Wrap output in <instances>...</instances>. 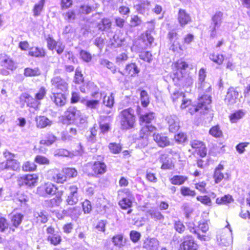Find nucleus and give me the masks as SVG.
<instances>
[{"label": "nucleus", "mask_w": 250, "mask_h": 250, "mask_svg": "<svg viewBox=\"0 0 250 250\" xmlns=\"http://www.w3.org/2000/svg\"><path fill=\"white\" fill-rule=\"evenodd\" d=\"M121 128L123 130H128L134 127L135 116L134 110L129 108L121 111L120 113Z\"/></svg>", "instance_id": "1"}, {"label": "nucleus", "mask_w": 250, "mask_h": 250, "mask_svg": "<svg viewBox=\"0 0 250 250\" xmlns=\"http://www.w3.org/2000/svg\"><path fill=\"white\" fill-rule=\"evenodd\" d=\"M211 97L208 94H203L199 96L196 106H192L189 109V112L193 114L199 111L200 113L205 114L209 107L211 103Z\"/></svg>", "instance_id": "2"}, {"label": "nucleus", "mask_w": 250, "mask_h": 250, "mask_svg": "<svg viewBox=\"0 0 250 250\" xmlns=\"http://www.w3.org/2000/svg\"><path fill=\"white\" fill-rule=\"evenodd\" d=\"M216 240L220 245L229 246L232 244V230L229 224L225 228L218 232Z\"/></svg>", "instance_id": "3"}, {"label": "nucleus", "mask_w": 250, "mask_h": 250, "mask_svg": "<svg viewBox=\"0 0 250 250\" xmlns=\"http://www.w3.org/2000/svg\"><path fill=\"white\" fill-rule=\"evenodd\" d=\"M64 116L68 120L74 122L77 124H83L86 121V117L74 107H69L65 112Z\"/></svg>", "instance_id": "4"}, {"label": "nucleus", "mask_w": 250, "mask_h": 250, "mask_svg": "<svg viewBox=\"0 0 250 250\" xmlns=\"http://www.w3.org/2000/svg\"><path fill=\"white\" fill-rule=\"evenodd\" d=\"M223 13L221 12H217L211 18V23L210 26V36L214 38L223 22Z\"/></svg>", "instance_id": "5"}, {"label": "nucleus", "mask_w": 250, "mask_h": 250, "mask_svg": "<svg viewBox=\"0 0 250 250\" xmlns=\"http://www.w3.org/2000/svg\"><path fill=\"white\" fill-rule=\"evenodd\" d=\"M206 77V70L202 68L199 70L198 74V81L196 84V87L198 88L200 92V94L202 92H208L210 89V85L205 81Z\"/></svg>", "instance_id": "6"}, {"label": "nucleus", "mask_w": 250, "mask_h": 250, "mask_svg": "<svg viewBox=\"0 0 250 250\" xmlns=\"http://www.w3.org/2000/svg\"><path fill=\"white\" fill-rule=\"evenodd\" d=\"M188 64L182 60L178 61L175 64V67L177 69L176 72L173 73L172 79L174 82L177 84H183L184 76L182 72V70H185L188 68Z\"/></svg>", "instance_id": "7"}, {"label": "nucleus", "mask_w": 250, "mask_h": 250, "mask_svg": "<svg viewBox=\"0 0 250 250\" xmlns=\"http://www.w3.org/2000/svg\"><path fill=\"white\" fill-rule=\"evenodd\" d=\"M38 181V176L35 174L24 175L18 177L17 182L20 186L35 187Z\"/></svg>", "instance_id": "8"}, {"label": "nucleus", "mask_w": 250, "mask_h": 250, "mask_svg": "<svg viewBox=\"0 0 250 250\" xmlns=\"http://www.w3.org/2000/svg\"><path fill=\"white\" fill-rule=\"evenodd\" d=\"M47 178L52 181L58 184H62L66 181V176L63 173L57 168L52 169L47 172Z\"/></svg>", "instance_id": "9"}, {"label": "nucleus", "mask_w": 250, "mask_h": 250, "mask_svg": "<svg viewBox=\"0 0 250 250\" xmlns=\"http://www.w3.org/2000/svg\"><path fill=\"white\" fill-rule=\"evenodd\" d=\"M155 130V127L151 125H147L142 127L140 132V146L145 147L148 144V138Z\"/></svg>", "instance_id": "10"}, {"label": "nucleus", "mask_w": 250, "mask_h": 250, "mask_svg": "<svg viewBox=\"0 0 250 250\" xmlns=\"http://www.w3.org/2000/svg\"><path fill=\"white\" fill-rule=\"evenodd\" d=\"M57 188L51 183H46L37 188V193L40 196L46 197L48 195L55 194Z\"/></svg>", "instance_id": "11"}, {"label": "nucleus", "mask_w": 250, "mask_h": 250, "mask_svg": "<svg viewBox=\"0 0 250 250\" xmlns=\"http://www.w3.org/2000/svg\"><path fill=\"white\" fill-rule=\"evenodd\" d=\"M67 193L66 201L68 205H73L77 203L79 201L78 188L76 186H69L65 188Z\"/></svg>", "instance_id": "12"}, {"label": "nucleus", "mask_w": 250, "mask_h": 250, "mask_svg": "<svg viewBox=\"0 0 250 250\" xmlns=\"http://www.w3.org/2000/svg\"><path fill=\"white\" fill-rule=\"evenodd\" d=\"M3 155L8 161V169H11L15 171H19L21 169L20 163L14 159L15 155L11 152L5 151L3 152Z\"/></svg>", "instance_id": "13"}, {"label": "nucleus", "mask_w": 250, "mask_h": 250, "mask_svg": "<svg viewBox=\"0 0 250 250\" xmlns=\"http://www.w3.org/2000/svg\"><path fill=\"white\" fill-rule=\"evenodd\" d=\"M165 120L168 126L170 132H176L180 128V120L176 115H167L166 117Z\"/></svg>", "instance_id": "14"}, {"label": "nucleus", "mask_w": 250, "mask_h": 250, "mask_svg": "<svg viewBox=\"0 0 250 250\" xmlns=\"http://www.w3.org/2000/svg\"><path fill=\"white\" fill-rule=\"evenodd\" d=\"M171 98L173 102L176 104L181 102V108L182 109L185 108L191 104L190 100L185 98L184 94L183 92L179 91L174 92L171 95Z\"/></svg>", "instance_id": "15"}, {"label": "nucleus", "mask_w": 250, "mask_h": 250, "mask_svg": "<svg viewBox=\"0 0 250 250\" xmlns=\"http://www.w3.org/2000/svg\"><path fill=\"white\" fill-rule=\"evenodd\" d=\"M190 145L192 148L195 150V152L201 157H204L206 155L207 148L203 142L196 140H192L190 142Z\"/></svg>", "instance_id": "16"}, {"label": "nucleus", "mask_w": 250, "mask_h": 250, "mask_svg": "<svg viewBox=\"0 0 250 250\" xmlns=\"http://www.w3.org/2000/svg\"><path fill=\"white\" fill-rule=\"evenodd\" d=\"M51 83L55 88L61 91L65 92L68 89V83L60 77L57 76L53 78L51 80Z\"/></svg>", "instance_id": "17"}, {"label": "nucleus", "mask_w": 250, "mask_h": 250, "mask_svg": "<svg viewBox=\"0 0 250 250\" xmlns=\"http://www.w3.org/2000/svg\"><path fill=\"white\" fill-rule=\"evenodd\" d=\"M0 64L11 70H15L17 68L16 63L9 56L5 54H0Z\"/></svg>", "instance_id": "18"}, {"label": "nucleus", "mask_w": 250, "mask_h": 250, "mask_svg": "<svg viewBox=\"0 0 250 250\" xmlns=\"http://www.w3.org/2000/svg\"><path fill=\"white\" fill-rule=\"evenodd\" d=\"M142 247L146 250H158L159 242L155 238L147 237L144 240Z\"/></svg>", "instance_id": "19"}, {"label": "nucleus", "mask_w": 250, "mask_h": 250, "mask_svg": "<svg viewBox=\"0 0 250 250\" xmlns=\"http://www.w3.org/2000/svg\"><path fill=\"white\" fill-rule=\"evenodd\" d=\"M239 93L234 88L230 87L228 89L225 102L228 105H233L236 103L238 100Z\"/></svg>", "instance_id": "20"}, {"label": "nucleus", "mask_w": 250, "mask_h": 250, "mask_svg": "<svg viewBox=\"0 0 250 250\" xmlns=\"http://www.w3.org/2000/svg\"><path fill=\"white\" fill-rule=\"evenodd\" d=\"M168 38L172 45L170 46V49L174 52L178 51L179 50L183 51L184 49L182 46L180 45L179 43L176 41L178 39V34L174 30L170 31L168 34Z\"/></svg>", "instance_id": "21"}, {"label": "nucleus", "mask_w": 250, "mask_h": 250, "mask_svg": "<svg viewBox=\"0 0 250 250\" xmlns=\"http://www.w3.org/2000/svg\"><path fill=\"white\" fill-rule=\"evenodd\" d=\"M197 245L194 242L191 236H188L184 238L179 250H197Z\"/></svg>", "instance_id": "22"}, {"label": "nucleus", "mask_w": 250, "mask_h": 250, "mask_svg": "<svg viewBox=\"0 0 250 250\" xmlns=\"http://www.w3.org/2000/svg\"><path fill=\"white\" fill-rule=\"evenodd\" d=\"M102 95L101 93H99L98 92L92 93L91 96L95 99L86 101L85 104L86 106L91 109L97 108L99 105Z\"/></svg>", "instance_id": "23"}, {"label": "nucleus", "mask_w": 250, "mask_h": 250, "mask_svg": "<svg viewBox=\"0 0 250 250\" xmlns=\"http://www.w3.org/2000/svg\"><path fill=\"white\" fill-rule=\"evenodd\" d=\"M178 21L181 26H184L189 23L191 21L190 15L184 9H180L178 13Z\"/></svg>", "instance_id": "24"}, {"label": "nucleus", "mask_w": 250, "mask_h": 250, "mask_svg": "<svg viewBox=\"0 0 250 250\" xmlns=\"http://www.w3.org/2000/svg\"><path fill=\"white\" fill-rule=\"evenodd\" d=\"M137 11L141 14H147L151 8V2L148 0H142L135 6Z\"/></svg>", "instance_id": "25"}, {"label": "nucleus", "mask_w": 250, "mask_h": 250, "mask_svg": "<svg viewBox=\"0 0 250 250\" xmlns=\"http://www.w3.org/2000/svg\"><path fill=\"white\" fill-rule=\"evenodd\" d=\"M50 98L56 105L60 106H63L66 102L65 96L61 93H53Z\"/></svg>", "instance_id": "26"}, {"label": "nucleus", "mask_w": 250, "mask_h": 250, "mask_svg": "<svg viewBox=\"0 0 250 250\" xmlns=\"http://www.w3.org/2000/svg\"><path fill=\"white\" fill-rule=\"evenodd\" d=\"M160 162L162 164L161 168L163 169H172L174 165L170 159L168 158L167 155L162 154L160 157Z\"/></svg>", "instance_id": "27"}, {"label": "nucleus", "mask_w": 250, "mask_h": 250, "mask_svg": "<svg viewBox=\"0 0 250 250\" xmlns=\"http://www.w3.org/2000/svg\"><path fill=\"white\" fill-rule=\"evenodd\" d=\"M140 72L136 64L134 63L128 64L126 65L123 75L135 77Z\"/></svg>", "instance_id": "28"}, {"label": "nucleus", "mask_w": 250, "mask_h": 250, "mask_svg": "<svg viewBox=\"0 0 250 250\" xmlns=\"http://www.w3.org/2000/svg\"><path fill=\"white\" fill-rule=\"evenodd\" d=\"M153 139L160 147H165L169 145V141L167 137L162 134H154Z\"/></svg>", "instance_id": "29"}, {"label": "nucleus", "mask_w": 250, "mask_h": 250, "mask_svg": "<svg viewBox=\"0 0 250 250\" xmlns=\"http://www.w3.org/2000/svg\"><path fill=\"white\" fill-rule=\"evenodd\" d=\"M224 166L221 164H219L215 168L213 178L216 184L219 183L224 178H226L224 174L222 172Z\"/></svg>", "instance_id": "30"}, {"label": "nucleus", "mask_w": 250, "mask_h": 250, "mask_svg": "<svg viewBox=\"0 0 250 250\" xmlns=\"http://www.w3.org/2000/svg\"><path fill=\"white\" fill-rule=\"evenodd\" d=\"M37 126L38 128H43L47 126H50L52 124V122L45 116H38L36 118Z\"/></svg>", "instance_id": "31"}, {"label": "nucleus", "mask_w": 250, "mask_h": 250, "mask_svg": "<svg viewBox=\"0 0 250 250\" xmlns=\"http://www.w3.org/2000/svg\"><path fill=\"white\" fill-rule=\"evenodd\" d=\"M63 213L67 216H70L73 219H76L80 215V208L79 207L70 208L63 210Z\"/></svg>", "instance_id": "32"}, {"label": "nucleus", "mask_w": 250, "mask_h": 250, "mask_svg": "<svg viewBox=\"0 0 250 250\" xmlns=\"http://www.w3.org/2000/svg\"><path fill=\"white\" fill-rule=\"evenodd\" d=\"M92 169L95 174H103L106 171V166L104 163L97 161L93 165Z\"/></svg>", "instance_id": "33"}, {"label": "nucleus", "mask_w": 250, "mask_h": 250, "mask_svg": "<svg viewBox=\"0 0 250 250\" xmlns=\"http://www.w3.org/2000/svg\"><path fill=\"white\" fill-rule=\"evenodd\" d=\"M45 1V0H40L35 4L33 9V16L34 17H38L41 15L43 9Z\"/></svg>", "instance_id": "34"}, {"label": "nucleus", "mask_w": 250, "mask_h": 250, "mask_svg": "<svg viewBox=\"0 0 250 250\" xmlns=\"http://www.w3.org/2000/svg\"><path fill=\"white\" fill-rule=\"evenodd\" d=\"M34 220L38 223H45L47 221V217L43 211H36L34 213Z\"/></svg>", "instance_id": "35"}, {"label": "nucleus", "mask_w": 250, "mask_h": 250, "mask_svg": "<svg viewBox=\"0 0 250 250\" xmlns=\"http://www.w3.org/2000/svg\"><path fill=\"white\" fill-rule=\"evenodd\" d=\"M28 54L32 57H42L45 55V52L42 49L33 47L29 49Z\"/></svg>", "instance_id": "36"}, {"label": "nucleus", "mask_w": 250, "mask_h": 250, "mask_svg": "<svg viewBox=\"0 0 250 250\" xmlns=\"http://www.w3.org/2000/svg\"><path fill=\"white\" fill-rule=\"evenodd\" d=\"M194 225L192 223H188V227L189 231L191 232L197 234V238L202 241H208L209 239V237L208 235H201L199 233H198L194 228Z\"/></svg>", "instance_id": "37"}, {"label": "nucleus", "mask_w": 250, "mask_h": 250, "mask_svg": "<svg viewBox=\"0 0 250 250\" xmlns=\"http://www.w3.org/2000/svg\"><path fill=\"white\" fill-rule=\"evenodd\" d=\"M188 180V177L183 175H175L170 179V183L175 185H181Z\"/></svg>", "instance_id": "38"}, {"label": "nucleus", "mask_w": 250, "mask_h": 250, "mask_svg": "<svg viewBox=\"0 0 250 250\" xmlns=\"http://www.w3.org/2000/svg\"><path fill=\"white\" fill-rule=\"evenodd\" d=\"M147 213L151 218L156 221H163L164 219V216L161 213L155 209H150L147 211Z\"/></svg>", "instance_id": "39"}, {"label": "nucleus", "mask_w": 250, "mask_h": 250, "mask_svg": "<svg viewBox=\"0 0 250 250\" xmlns=\"http://www.w3.org/2000/svg\"><path fill=\"white\" fill-rule=\"evenodd\" d=\"M209 134L215 138H220L223 136V132L219 125L212 126L209 130Z\"/></svg>", "instance_id": "40"}, {"label": "nucleus", "mask_w": 250, "mask_h": 250, "mask_svg": "<svg viewBox=\"0 0 250 250\" xmlns=\"http://www.w3.org/2000/svg\"><path fill=\"white\" fill-rule=\"evenodd\" d=\"M154 113L152 112L146 113L140 116V122L142 123H149L154 118Z\"/></svg>", "instance_id": "41"}, {"label": "nucleus", "mask_w": 250, "mask_h": 250, "mask_svg": "<svg viewBox=\"0 0 250 250\" xmlns=\"http://www.w3.org/2000/svg\"><path fill=\"white\" fill-rule=\"evenodd\" d=\"M24 74L26 77L37 76L41 74V71L37 67L34 68L28 67L24 69Z\"/></svg>", "instance_id": "42"}, {"label": "nucleus", "mask_w": 250, "mask_h": 250, "mask_svg": "<svg viewBox=\"0 0 250 250\" xmlns=\"http://www.w3.org/2000/svg\"><path fill=\"white\" fill-rule=\"evenodd\" d=\"M26 100L25 102L28 106L32 107L34 109L38 108L40 104V102L38 101L36 98L34 99L33 97L28 96L26 97Z\"/></svg>", "instance_id": "43"}, {"label": "nucleus", "mask_w": 250, "mask_h": 250, "mask_svg": "<svg viewBox=\"0 0 250 250\" xmlns=\"http://www.w3.org/2000/svg\"><path fill=\"white\" fill-rule=\"evenodd\" d=\"M233 201L232 196L229 194L226 195L222 197L217 198L216 203L218 205H226L232 202Z\"/></svg>", "instance_id": "44"}, {"label": "nucleus", "mask_w": 250, "mask_h": 250, "mask_svg": "<svg viewBox=\"0 0 250 250\" xmlns=\"http://www.w3.org/2000/svg\"><path fill=\"white\" fill-rule=\"evenodd\" d=\"M209 58L215 63L221 65L224 60V57L223 55L216 54L214 53L210 54Z\"/></svg>", "instance_id": "45"}, {"label": "nucleus", "mask_w": 250, "mask_h": 250, "mask_svg": "<svg viewBox=\"0 0 250 250\" xmlns=\"http://www.w3.org/2000/svg\"><path fill=\"white\" fill-rule=\"evenodd\" d=\"M23 216L21 213L14 214L11 219V222L13 226L17 228L21 223Z\"/></svg>", "instance_id": "46"}, {"label": "nucleus", "mask_w": 250, "mask_h": 250, "mask_svg": "<svg viewBox=\"0 0 250 250\" xmlns=\"http://www.w3.org/2000/svg\"><path fill=\"white\" fill-rule=\"evenodd\" d=\"M57 140V138L52 134H47L46 139H42L40 141V144L42 145H45L46 146H50L53 144Z\"/></svg>", "instance_id": "47"}, {"label": "nucleus", "mask_w": 250, "mask_h": 250, "mask_svg": "<svg viewBox=\"0 0 250 250\" xmlns=\"http://www.w3.org/2000/svg\"><path fill=\"white\" fill-rule=\"evenodd\" d=\"M47 240L52 245L56 246L60 243L62 238L60 234L56 232L55 234L47 236Z\"/></svg>", "instance_id": "48"}, {"label": "nucleus", "mask_w": 250, "mask_h": 250, "mask_svg": "<svg viewBox=\"0 0 250 250\" xmlns=\"http://www.w3.org/2000/svg\"><path fill=\"white\" fill-rule=\"evenodd\" d=\"M112 240L114 245L119 248L123 246L125 243L123 236L121 234H118L113 236Z\"/></svg>", "instance_id": "49"}, {"label": "nucleus", "mask_w": 250, "mask_h": 250, "mask_svg": "<svg viewBox=\"0 0 250 250\" xmlns=\"http://www.w3.org/2000/svg\"><path fill=\"white\" fill-rule=\"evenodd\" d=\"M245 113L241 110H239L229 116L230 121L232 123H236L244 116Z\"/></svg>", "instance_id": "50"}, {"label": "nucleus", "mask_w": 250, "mask_h": 250, "mask_svg": "<svg viewBox=\"0 0 250 250\" xmlns=\"http://www.w3.org/2000/svg\"><path fill=\"white\" fill-rule=\"evenodd\" d=\"M140 100L144 107H146L149 103V99L147 92L145 90L141 91L140 93Z\"/></svg>", "instance_id": "51"}, {"label": "nucleus", "mask_w": 250, "mask_h": 250, "mask_svg": "<svg viewBox=\"0 0 250 250\" xmlns=\"http://www.w3.org/2000/svg\"><path fill=\"white\" fill-rule=\"evenodd\" d=\"M62 172L65 176L69 178H73L77 176V171L73 168L66 167L62 169Z\"/></svg>", "instance_id": "52"}, {"label": "nucleus", "mask_w": 250, "mask_h": 250, "mask_svg": "<svg viewBox=\"0 0 250 250\" xmlns=\"http://www.w3.org/2000/svg\"><path fill=\"white\" fill-rule=\"evenodd\" d=\"M104 104L107 107H111L114 103V96L113 93H111L108 96H105L103 99Z\"/></svg>", "instance_id": "53"}, {"label": "nucleus", "mask_w": 250, "mask_h": 250, "mask_svg": "<svg viewBox=\"0 0 250 250\" xmlns=\"http://www.w3.org/2000/svg\"><path fill=\"white\" fill-rule=\"evenodd\" d=\"M132 199H127V198H123L119 202V205L123 209H127L131 207L132 205Z\"/></svg>", "instance_id": "54"}, {"label": "nucleus", "mask_w": 250, "mask_h": 250, "mask_svg": "<svg viewBox=\"0 0 250 250\" xmlns=\"http://www.w3.org/2000/svg\"><path fill=\"white\" fill-rule=\"evenodd\" d=\"M62 201V199L61 197L55 196L50 200L46 201V202L49 207H53L59 206Z\"/></svg>", "instance_id": "55"}, {"label": "nucleus", "mask_w": 250, "mask_h": 250, "mask_svg": "<svg viewBox=\"0 0 250 250\" xmlns=\"http://www.w3.org/2000/svg\"><path fill=\"white\" fill-rule=\"evenodd\" d=\"M108 147L110 151L114 154L119 153L122 150L121 146L116 143H110Z\"/></svg>", "instance_id": "56"}, {"label": "nucleus", "mask_w": 250, "mask_h": 250, "mask_svg": "<svg viewBox=\"0 0 250 250\" xmlns=\"http://www.w3.org/2000/svg\"><path fill=\"white\" fill-rule=\"evenodd\" d=\"M92 11V8L88 5H82L78 9V12L81 15H86Z\"/></svg>", "instance_id": "57"}, {"label": "nucleus", "mask_w": 250, "mask_h": 250, "mask_svg": "<svg viewBox=\"0 0 250 250\" xmlns=\"http://www.w3.org/2000/svg\"><path fill=\"white\" fill-rule=\"evenodd\" d=\"M81 59L86 62H89L92 59V55L88 52L82 50L80 52Z\"/></svg>", "instance_id": "58"}, {"label": "nucleus", "mask_w": 250, "mask_h": 250, "mask_svg": "<svg viewBox=\"0 0 250 250\" xmlns=\"http://www.w3.org/2000/svg\"><path fill=\"white\" fill-rule=\"evenodd\" d=\"M36 169V165L33 162H26L22 166V169L25 171H34Z\"/></svg>", "instance_id": "59"}, {"label": "nucleus", "mask_w": 250, "mask_h": 250, "mask_svg": "<svg viewBox=\"0 0 250 250\" xmlns=\"http://www.w3.org/2000/svg\"><path fill=\"white\" fill-rule=\"evenodd\" d=\"M181 193L183 196H194L196 192L194 190H191L189 188L183 187L181 188Z\"/></svg>", "instance_id": "60"}, {"label": "nucleus", "mask_w": 250, "mask_h": 250, "mask_svg": "<svg viewBox=\"0 0 250 250\" xmlns=\"http://www.w3.org/2000/svg\"><path fill=\"white\" fill-rule=\"evenodd\" d=\"M130 238L133 243L138 242L140 239L141 235L140 232L135 231L131 230L129 234Z\"/></svg>", "instance_id": "61"}, {"label": "nucleus", "mask_w": 250, "mask_h": 250, "mask_svg": "<svg viewBox=\"0 0 250 250\" xmlns=\"http://www.w3.org/2000/svg\"><path fill=\"white\" fill-rule=\"evenodd\" d=\"M198 201L207 206H211V201L210 197L208 196H198L196 198Z\"/></svg>", "instance_id": "62"}, {"label": "nucleus", "mask_w": 250, "mask_h": 250, "mask_svg": "<svg viewBox=\"0 0 250 250\" xmlns=\"http://www.w3.org/2000/svg\"><path fill=\"white\" fill-rule=\"evenodd\" d=\"M102 22L103 23V27H101V24H98V28L101 30H104L106 28H109L111 26V21L109 19L105 18L103 19L102 21Z\"/></svg>", "instance_id": "63"}, {"label": "nucleus", "mask_w": 250, "mask_h": 250, "mask_svg": "<svg viewBox=\"0 0 250 250\" xmlns=\"http://www.w3.org/2000/svg\"><path fill=\"white\" fill-rule=\"evenodd\" d=\"M46 91L44 87H42L40 88L38 91L35 95V98L38 100L40 101L43 99L46 95Z\"/></svg>", "instance_id": "64"}]
</instances>
